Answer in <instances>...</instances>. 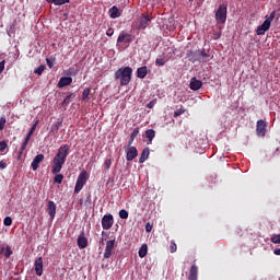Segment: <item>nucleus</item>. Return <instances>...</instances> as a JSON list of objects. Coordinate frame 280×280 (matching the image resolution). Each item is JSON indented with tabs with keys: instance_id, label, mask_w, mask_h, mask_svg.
<instances>
[{
	"instance_id": "nucleus-1",
	"label": "nucleus",
	"mask_w": 280,
	"mask_h": 280,
	"mask_svg": "<svg viewBox=\"0 0 280 280\" xmlns=\"http://www.w3.org/2000/svg\"><path fill=\"white\" fill-rule=\"evenodd\" d=\"M69 150L71 147L69 144H62L52 160L51 174H59L62 171V165L67 163V156H69Z\"/></svg>"
},
{
	"instance_id": "nucleus-2",
	"label": "nucleus",
	"mask_w": 280,
	"mask_h": 280,
	"mask_svg": "<svg viewBox=\"0 0 280 280\" xmlns=\"http://www.w3.org/2000/svg\"><path fill=\"white\" fill-rule=\"evenodd\" d=\"M114 79L120 86H128L132 82V68L130 66L119 68L115 71Z\"/></svg>"
},
{
	"instance_id": "nucleus-3",
	"label": "nucleus",
	"mask_w": 280,
	"mask_h": 280,
	"mask_svg": "<svg viewBox=\"0 0 280 280\" xmlns=\"http://www.w3.org/2000/svg\"><path fill=\"white\" fill-rule=\"evenodd\" d=\"M186 58L189 60V62H209L211 60V55L207 52L205 48H191L187 50Z\"/></svg>"
},
{
	"instance_id": "nucleus-4",
	"label": "nucleus",
	"mask_w": 280,
	"mask_h": 280,
	"mask_svg": "<svg viewBox=\"0 0 280 280\" xmlns=\"http://www.w3.org/2000/svg\"><path fill=\"white\" fill-rule=\"evenodd\" d=\"M86 180H89V173L86 171H83L79 174L77 178L74 194H80V191H82L84 185H86Z\"/></svg>"
},
{
	"instance_id": "nucleus-5",
	"label": "nucleus",
	"mask_w": 280,
	"mask_h": 280,
	"mask_svg": "<svg viewBox=\"0 0 280 280\" xmlns=\"http://www.w3.org/2000/svg\"><path fill=\"white\" fill-rule=\"evenodd\" d=\"M226 14H228L226 4H221L214 14V19L217 23H219L220 25H224V23H226Z\"/></svg>"
},
{
	"instance_id": "nucleus-6",
	"label": "nucleus",
	"mask_w": 280,
	"mask_h": 280,
	"mask_svg": "<svg viewBox=\"0 0 280 280\" xmlns=\"http://www.w3.org/2000/svg\"><path fill=\"white\" fill-rule=\"evenodd\" d=\"M115 223V219L113 218V214H105L102 218V228L104 231H108L113 229V224Z\"/></svg>"
},
{
	"instance_id": "nucleus-7",
	"label": "nucleus",
	"mask_w": 280,
	"mask_h": 280,
	"mask_svg": "<svg viewBox=\"0 0 280 280\" xmlns=\"http://www.w3.org/2000/svg\"><path fill=\"white\" fill-rule=\"evenodd\" d=\"M266 128H268V124L266 120L260 119L256 124V135L257 137H266Z\"/></svg>"
},
{
	"instance_id": "nucleus-8",
	"label": "nucleus",
	"mask_w": 280,
	"mask_h": 280,
	"mask_svg": "<svg viewBox=\"0 0 280 280\" xmlns=\"http://www.w3.org/2000/svg\"><path fill=\"white\" fill-rule=\"evenodd\" d=\"M115 244H116L115 238L106 242V247H105V252H104L105 259H110V257L113 255V250H115Z\"/></svg>"
},
{
	"instance_id": "nucleus-9",
	"label": "nucleus",
	"mask_w": 280,
	"mask_h": 280,
	"mask_svg": "<svg viewBox=\"0 0 280 280\" xmlns=\"http://www.w3.org/2000/svg\"><path fill=\"white\" fill-rule=\"evenodd\" d=\"M139 156V151H137V147H129L126 150V160L127 161H135Z\"/></svg>"
},
{
	"instance_id": "nucleus-10",
	"label": "nucleus",
	"mask_w": 280,
	"mask_h": 280,
	"mask_svg": "<svg viewBox=\"0 0 280 280\" xmlns=\"http://www.w3.org/2000/svg\"><path fill=\"white\" fill-rule=\"evenodd\" d=\"M132 40H135V36L128 33H120L117 38V43H125L126 45H130Z\"/></svg>"
},
{
	"instance_id": "nucleus-11",
	"label": "nucleus",
	"mask_w": 280,
	"mask_h": 280,
	"mask_svg": "<svg viewBox=\"0 0 280 280\" xmlns=\"http://www.w3.org/2000/svg\"><path fill=\"white\" fill-rule=\"evenodd\" d=\"M269 30H270V21L265 20L264 23L257 27L256 34L258 36H264V34H266V32H268Z\"/></svg>"
},
{
	"instance_id": "nucleus-12",
	"label": "nucleus",
	"mask_w": 280,
	"mask_h": 280,
	"mask_svg": "<svg viewBox=\"0 0 280 280\" xmlns=\"http://www.w3.org/2000/svg\"><path fill=\"white\" fill-rule=\"evenodd\" d=\"M45 160V155L44 154H37L32 164H31V167L34 172H36V170H38V166L40 165V163H43V161Z\"/></svg>"
},
{
	"instance_id": "nucleus-13",
	"label": "nucleus",
	"mask_w": 280,
	"mask_h": 280,
	"mask_svg": "<svg viewBox=\"0 0 280 280\" xmlns=\"http://www.w3.org/2000/svg\"><path fill=\"white\" fill-rule=\"evenodd\" d=\"M189 89L191 91H200V89H202V81H200L196 78H191Z\"/></svg>"
},
{
	"instance_id": "nucleus-14",
	"label": "nucleus",
	"mask_w": 280,
	"mask_h": 280,
	"mask_svg": "<svg viewBox=\"0 0 280 280\" xmlns=\"http://www.w3.org/2000/svg\"><path fill=\"white\" fill-rule=\"evenodd\" d=\"M46 211L50 220H54V218H56V202L48 201Z\"/></svg>"
},
{
	"instance_id": "nucleus-15",
	"label": "nucleus",
	"mask_w": 280,
	"mask_h": 280,
	"mask_svg": "<svg viewBox=\"0 0 280 280\" xmlns=\"http://www.w3.org/2000/svg\"><path fill=\"white\" fill-rule=\"evenodd\" d=\"M77 244H78V247L81 249L86 248V246H89V238H86V236H84V233H81L78 236Z\"/></svg>"
},
{
	"instance_id": "nucleus-16",
	"label": "nucleus",
	"mask_w": 280,
	"mask_h": 280,
	"mask_svg": "<svg viewBox=\"0 0 280 280\" xmlns=\"http://www.w3.org/2000/svg\"><path fill=\"white\" fill-rule=\"evenodd\" d=\"M34 266L37 277H43V257H38L35 260Z\"/></svg>"
},
{
	"instance_id": "nucleus-17",
	"label": "nucleus",
	"mask_w": 280,
	"mask_h": 280,
	"mask_svg": "<svg viewBox=\"0 0 280 280\" xmlns=\"http://www.w3.org/2000/svg\"><path fill=\"white\" fill-rule=\"evenodd\" d=\"M151 21L152 20L150 19V15L140 16V24L138 26V30H145V27H148V25H150Z\"/></svg>"
},
{
	"instance_id": "nucleus-18",
	"label": "nucleus",
	"mask_w": 280,
	"mask_h": 280,
	"mask_svg": "<svg viewBox=\"0 0 280 280\" xmlns=\"http://www.w3.org/2000/svg\"><path fill=\"white\" fill-rule=\"evenodd\" d=\"M0 255H3L7 259H10V257H12V247H10V245H0Z\"/></svg>"
},
{
	"instance_id": "nucleus-19",
	"label": "nucleus",
	"mask_w": 280,
	"mask_h": 280,
	"mask_svg": "<svg viewBox=\"0 0 280 280\" xmlns=\"http://www.w3.org/2000/svg\"><path fill=\"white\" fill-rule=\"evenodd\" d=\"M72 82L73 79L71 77H62L58 82V86L59 89H63V86H69Z\"/></svg>"
},
{
	"instance_id": "nucleus-20",
	"label": "nucleus",
	"mask_w": 280,
	"mask_h": 280,
	"mask_svg": "<svg viewBox=\"0 0 280 280\" xmlns=\"http://www.w3.org/2000/svg\"><path fill=\"white\" fill-rule=\"evenodd\" d=\"M188 280H198V266L196 264L190 267Z\"/></svg>"
},
{
	"instance_id": "nucleus-21",
	"label": "nucleus",
	"mask_w": 280,
	"mask_h": 280,
	"mask_svg": "<svg viewBox=\"0 0 280 280\" xmlns=\"http://www.w3.org/2000/svg\"><path fill=\"white\" fill-rule=\"evenodd\" d=\"M108 13L110 19H119V16H121V11H119V8H117V5L112 7L108 10Z\"/></svg>"
},
{
	"instance_id": "nucleus-22",
	"label": "nucleus",
	"mask_w": 280,
	"mask_h": 280,
	"mask_svg": "<svg viewBox=\"0 0 280 280\" xmlns=\"http://www.w3.org/2000/svg\"><path fill=\"white\" fill-rule=\"evenodd\" d=\"M60 128H62V119H58V121L51 125L50 132H54V135H58Z\"/></svg>"
},
{
	"instance_id": "nucleus-23",
	"label": "nucleus",
	"mask_w": 280,
	"mask_h": 280,
	"mask_svg": "<svg viewBox=\"0 0 280 280\" xmlns=\"http://www.w3.org/2000/svg\"><path fill=\"white\" fill-rule=\"evenodd\" d=\"M148 75V67L143 66L137 69V78H140V80H143Z\"/></svg>"
},
{
	"instance_id": "nucleus-24",
	"label": "nucleus",
	"mask_w": 280,
	"mask_h": 280,
	"mask_svg": "<svg viewBox=\"0 0 280 280\" xmlns=\"http://www.w3.org/2000/svg\"><path fill=\"white\" fill-rule=\"evenodd\" d=\"M149 156H150V148H144L140 155L139 163H145Z\"/></svg>"
},
{
	"instance_id": "nucleus-25",
	"label": "nucleus",
	"mask_w": 280,
	"mask_h": 280,
	"mask_svg": "<svg viewBox=\"0 0 280 280\" xmlns=\"http://www.w3.org/2000/svg\"><path fill=\"white\" fill-rule=\"evenodd\" d=\"M145 137H147V139H149V143H152V141L156 137V131H154V129H148L145 131Z\"/></svg>"
},
{
	"instance_id": "nucleus-26",
	"label": "nucleus",
	"mask_w": 280,
	"mask_h": 280,
	"mask_svg": "<svg viewBox=\"0 0 280 280\" xmlns=\"http://www.w3.org/2000/svg\"><path fill=\"white\" fill-rule=\"evenodd\" d=\"M138 255L141 259H143V257H145V255H148V244H143L141 245Z\"/></svg>"
},
{
	"instance_id": "nucleus-27",
	"label": "nucleus",
	"mask_w": 280,
	"mask_h": 280,
	"mask_svg": "<svg viewBox=\"0 0 280 280\" xmlns=\"http://www.w3.org/2000/svg\"><path fill=\"white\" fill-rule=\"evenodd\" d=\"M72 100H75V94H68L62 101V106H68V104H71Z\"/></svg>"
},
{
	"instance_id": "nucleus-28",
	"label": "nucleus",
	"mask_w": 280,
	"mask_h": 280,
	"mask_svg": "<svg viewBox=\"0 0 280 280\" xmlns=\"http://www.w3.org/2000/svg\"><path fill=\"white\" fill-rule=\"evenodd\" d=\"M27 143H30V138L26 137V138L24 139V141H23L21 148H20V152H19L18 159H21V156H22L24 150L27 148Z\"/></svg>"
},
{
	"instance_id": "nucleus-29",
	"label": "nucleus",
	"mask_w": 280,
	"mask_h": 280,
	"mask_svg": "<svg viewBox=\"0 0 280 280\" xmlns=\"http://www.w3.org/2000/svg\"><path fill=\"white\" fill-rule=\"evenodd\" d=\"M46 2L54 5H65V3H69V0H46Z\"/></svg>"
},
{
	"instance_id": "nucleus-30",
	"label": "nucleus",
	"mask_w": 280,
	"mask_h": 280,
	"mask_svg": "<svg viewBox=\"0 0 280 280\" xmlns=\"http://www.w3.org/2000/svg\"><path fill=\"white\" fill-rule=\"evenodd\" d=\"M36 126H38V120H36L35 124L31 127L28 133L26 135V138L32 139L34 132H36Z\"/></svg>"
},
{
	"instance_id": "nucleus-31",
	"label": "nucleus",
	"mask_w": 280,
	"mask_h": 280,
	"mask_svg": "<svg viewBox=\"0 0 280 280\" xmlns=\"http://www.w3.org/2000/svg\"><path fill=\"white\" fill-rule=\"evenodd\" d=\"M65 179V176L62 174H57L54 177V183H57V185H62V180Z\"/></svg>"
},
{
	"instance_id": "nucleus-32",
	"label": "nucleus",
	"mask_w": 280,
	"mask_h": 280,
	"mask_svg": "<svg viewBox=\"0 0 280 280\" xmlns=\"http://www.w3.org/2000/svg\"><path fill=\"white\" fill-rule=\"evenodd\" d=\"M91 95V89L86 88L83 90V93H82V100L83 102L89 100V96Z\"/></svg>"
},
{
	"instance_id": "nucleus-33",
	"label": "nucleus",
	"mask_w": 280,
	"mask_h": 280,
	"mask_svg": "<svg viewBox=\"0 0 280 280\" xmlns=\"http://www.w3.org/2000/svg\"><path fill=\"white\" fill-rule=\"evenodd\" d=\"M272 244H280V234H273L270 238Z\"/></svg>"
},
{
	"instance_id": "nucleus-34",
	"label": "nucleus",
	"mask_w": 280,
	"mask_h": 280,
	"mask_svg": "<svg viewBox=\"0 0 280 280\" xmlns=\"http://www.w3.org/2000/svg\"><path fill=\"white\" fill-rule=\"evenodd\" d=\"M46 67L45 65H40L35 71L34 73H36V75H43V71H45Z\"/></svg>"
},
{
	"instance_id": "nucleus-35",
	"label": "nucleus",
	"mask_w": 280,
	"mask_h": 280,
	"mask_svg": "<svg viewBox=\"0 0 280 280\" xmlns=\"http://www.w3.org/2000/svg\"><path fill=\"white\" fill-rule=\"evenodd\" d=\"M119 218H120L121 220H128V211L125 210V209L120 210V211H119Z\"/></svg>"
},
{
	"instance_id": "nucleus-36",
	"label": "nucleus",
	"mask_w": 280,
	"mask_h": 280,
	"mask_svg": "<svg viewBox=\"0 0 280 280\" xmlns=\"http://www.w3.org/2000/svg\"><path fill=\"white\" fill-rule=\"evenodd\" d=\"M185 114V107L180 106L179 109L174 112V117H180V115Z\"/></svg>"
},
{
	"instance_id": "nucleus-37",
	"label": "nucleus",
	"mask_w": 280,
	"mask_h": 280,
	"mask_svg": "<svg viewBox=\"0 0 280 280\" xmlns=\"http://www.w3.org/2000/svg\"><path fill=\"white\" fill-rule=\"evenodd\" d=\"M277 15V11H272L269 16H266V21H269V24L275 21V16Z\"/></svg>"
},
{
	"instance_id": "nucleus-38",
	"label": "nucleus",
	"mask_w": 280,
	"mask_h": 280,
	"mask_svg": "<svg viewBox=\"0 0 280 280\" xmlns=\"http://www.w3.org/2000/svg\"><path fill=\"white\" fill-rule=\"evenodd\" d=\"M155 65H156V67H164V65H165V59H163V58H156V59H155Z\"/></svg>"
},
{
	"instance_id": "nucleus-39",
	"label": "nucleus",
	"mask_w": 280,
	"mask_h": 280,
	"mask_svg": "<svg viewBox=\"0 0 280 280\" xmlns=\"http://www.w3.org/2000/svg\"><path fill=\"white\" fill-rule=\"evenodd\" d=\"M4 226H12V218L11 217H5L3 220Z\"/></svg>"
},
{
	"instance_id": "nucleus-40",
	"label": "nucleus",
	"mask_w": 280,
	"mask_h": 280,
	"mask_svg": "<svg viewBox=\"0 0 280 280\" xmlns=\"http://www.w3.org/2000/svg\"><path fill=\"white\" fill-rule=\"evenodd\" d=\"M177 245L174 241L171 242V245H170V253H176L177 250Z\"/></svg>"
},
{
	"instance_id": "nucleus-41",
	"label": "nucleus",
	"mask_w": 280,
	"mask_h": 280,
	"mask_svg": "<svg viewBox=\"0 0 280 280\" xmlns=\"http://www.w3.org/2000/svg\"><path fill=\"white\" fill-rule=\"evenodd\" d=\"M139 135V127L135 128L130 135L131 139H137Z\"/></svg>"
},
{
	"instance_id": "nucleus-42",
	"label": "nucleus",
	"mask_w": 280,
	"mask_h": 280,
	"mask_svg": "<svg viewBox=\"0 0 280 280\" xmlns=\"http://www.w3.org/2000/svg\"><path fill=\"white\" fill-rule=\"evenodd\" d=\"M154 106H156V98H153L147 104V108H154Z\"/></svg>"
},
{
	"instance_id": "nucleus-43",
	"label": "nucleus",
	"mask_w": 280,
	"mask_h": 280,
	"mask_svg": "<svg viewBox=\"0 0 280 280\" xmlns=\"http://www.w3.org/2000/svg\"><path fill=\"white\" fill-rule=\"evenodd\" d=\"M5 128V117L0 118V130H3Z\"/></svg>"
},
{
	"instance_id": "nucleus-44",
	"label": "nucleus",
	"mask_w": 280,
	"mask_h": 280,
	"mask_svg": "<svg viewBox=\"0 0 280 280\" xmlns=\"http://www.w3.org/2000/svg\"><path fill=\"white\" fill-rule=\"evenodd\" d=\"M8 148V143L3 140L0 141V152H3Z\"/></svg>"
},
{
	"instance_id": "nucleus-45",
	"label": "nucleus",
	"mask_w": 280,
	"mask_h": 280,
	"mask_svg": "<svg viewBox=\"0 0 280 280\" xmlns=\"http://www.w3.org/2000/svg\"><path fill=\"white\" fill-rule=\"evenodd\" d=\"M104 165H105V170H110V166L113 165V160H106Z\"/></svg>"
},
{
	"instance_id": "nucleus-46",
	"label": "nucleus",
	"mask_w": 280,
	"mask_h": 280,
	"mask_svg": "<svg viewBox=\"0 0 280 280\" xmlns=\"http://www.w3.org/2000/svg\"><path fill=\"white\" fill-rule=\"evenodd\" d=\"M145 232H147V233H152V224H150V222H148V223L145 224Z\"/></svg>"
},
{
	"instance_id": "nucleus-47",
	"label": "nucleus",
	"mask_w": 280,
	"mask_h": 280,
	"mask_svg": "<svg viewBox=\"0 0 280 280\" xmlns=\"http://www.w3.org/2000/svg\"><path fill=\"white\" fill-rule=\"evenodd\" d=\"M47 62V67H49V69H54V61L51 59H46Z\"/></svg>"
},
{
	"instance_id": "nucleus-48",
	"label": "nucleus",
	"mask_w": 280,
	"mask_h": 280,
	"mask_svg": "<svg viewBox=\"0 0 280 280\" xmlns=\"http://www.w3.org/2000/svg\"><path fill=\"white\" fill-rule=\"evenodd\" d=\"M115 34V30L113 27L108 28L106 32V36H113Z\"/></svg>"
},
{
	"instance_id": "nucleus-49",
	"label": "nucleus",
	"mask_w": 280,
	"mask_h": 280,
	"mask_svg": "<svg viewBox=\"0 0 280 280\" xmlns=\"http://www.w3.org/2000/svg\"><path fill=\"white\" fill-rule=\"evenodd\" d=\"M3 69H5V61H0V74L3 73Z\"/></svg>"
},
{
	"instance_id": "nucleus-50",
	"label": "nucleus",
	"mask_w": 280,
	"mask_h": 280,
	"mask_svg": "<svg viewBox=\"0 0 280 280\" xmlns=\"http://www.w3.org/2000/svg\"><path fill=\"white\" fill-rule=\"evenodd\" d=\"M8 164L4 161H0V170H5Z\"/></svg>"
},
{
	"instance_id": "nucleus-51",
	"label": "nucleus",
	"mask_w": 280,
	"mask_h": 280,
	"mask_svg": "<svg viewBox=\"0 0 280 280\" xmlns=\"http://www.w3.org/2000/svg\"><path fill=\"white\" fill-rule=\"evenodd\" d=\"M133 142H135V138L130 137L127 148H132L131 145Z\"/></svg>"
},
{
	"instance_id": "nucleus-52",
	"label": "nucleus",
	"mask_w": 280,
	"mask_h": 280,
	"mask_svg": "<svg viewBox=\"0 0 280 280\" xmlns=\"http://www.w3.org/2000/svg\"><path fill=\"white\" fill-rule=\"evenodd\" d=\"M273 254H275V255H280V248H276V249L273 250Z\"/></svg>"
},
{
	"instance_id": "nucleus-53",
	"label": "nucleus",
	"mask_w": 280,
	"mask_h": 280,
	"mask_svg": "<svg viewBox=\"0 0 280 280\" xmlns=\"http://www.w3.org/2000/svg\"><path fill=\"white\" fill-rule=\"evenodd\" d=\"M88 201L91 202V195L88 196Z\"/></svg>"
}]
</instances>
